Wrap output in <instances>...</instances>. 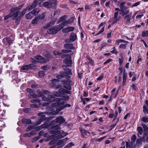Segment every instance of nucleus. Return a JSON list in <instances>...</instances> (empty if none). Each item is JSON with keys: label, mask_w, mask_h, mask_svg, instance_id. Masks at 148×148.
<instances>
[{"label": "nucleus", "mask_w": 148, "mask_h": 148, "mask_svg": "<svg viewBox=\"0 0 148 148\" xmlns=\"http://www.w3.org/2000/svg\"><path fill=\"white\" fill-rule=\"evenodd\" d=\"M45 113L42 112L38 113V116L41 117L42 118H43L45 117Z\"/></svg>", "instance_id": "obj_54"}, {"label": "nucleus", "mask_w": 148, "mask_h": 148, "mask_svg": "<svg viewBox=\"0 0 148 148\" xmlns=\"http://www.w3.org/2000/svg\"><path fill=\"white\" fill-rule=\"evenodd\" d=\"M67 18V16L64 15L60 17L58 19V23H60L63 22H64L65 21H66V19Z\"/></svg>", "instance_id": "obj_19"}, {"label": "nucleus", "mask_w": 148, "mask_h": 148, "mask_svg": "<svg viewBox=\"0 0 148 148\" xmlns=\"http://www.w3.org/2000/svg\"><path fill=\"white\" fill-rule=\"evenodd\" d=\"M18 72L17 71L15 72L14 73H12V78L13 79H15L16 78L17 76Z\"/></svg>", "instance_id": "obj_47"}, {"label": "nucleus", "mask_w": 148, "mask_h": 148, "mask_svg": "<svg viewBox=\"0 0 148 148\" xmlns=\"http://www.w3.org/2000/svg\"><path fill=\"white\" fill-rule=\"evenodd\" d=\"M59 14L60 11L59 10H57L54 12L53 16H58L59 15Z\"/></svg>", "instance_id": "obj_63"}, {"label": "nucleus", "mask_w": 148, "mask_h": 148, "mask_svg": "<svg viewBox=\"0 0 148 148\" xmlns=\"http://www.w3.org/2000/svg\"><path fill=\"white\" fill-rule=\"evenodd\" d=\"M136 136L135 134H134L131 138V143H134L135 141L136 138Z\"/></svg>", "instance_id": "obj_48"}, {"label": "nucleus", "mask_w": 148, "mask_h": 148, "mask_svg": "<svg viewBox=\"0 0 148 148\" xmlns=\"http://www.w3.org/2000/svg\"><path fill=\"white\" fill-rule=\"evenodd\" d=\"M142 141L145 142V136L140 137L139 139H137L136 141V145L139 147L141 146L142 145Z\"/></svg>", "instance_id": "obj_10"}, {"label": "nucleus", "mask_w": 148, "mask_h": 148, "mask_svg": "<svg viewBox=\"0 0 148 148\" xmlns=\"http://www.w3.org/2000/svg\"><path fill=\"white\" fill-rule=\"evenodd\" d=\"M61 86H62L60 84H57L53 88L55 89H58L61 88Z\"/></svg>", "instance_id": "obj_64"}, {"label": "nucleus", "mask_w": 148, "mask_h": 148, "mask_svg": "<svg viewBox=\"0 0 148 148\" xmlns=\"http://www.w3.org/2000/svg\"><path fill=\"white\" fill-rule=\"evenodd\" d=\"M19 12H20L19 11H17L14 12L13 14H12V16H13V20L15 19L18 17Z\"/></svg>", "instance_id": "obj_38"}, {"label": "nucleus", "mask_w": 148, "mask_h": 148, "mask_svg": "<svg viewBox=\"0 0 148 148\" xmlns=\"http://www.w3.org/2000/svg\"><path fill=\"white\" fill-rule=\"evenodd\" d=\"M126 148H134L135 147V146H133V143L131 142H126Z\"/></svg>", "instance_id": "obj_26"}, {"label": "nucleus", "mask_w": 148, "mask_h": 148, "mask_svg": "<svg viewBox=\"0 0 148 148\" xmlns=\"http://www.w3.org/2000/svg\"><path fill=\"white\" fill-rule=\"evenodd\" d=\"M40 20V17L38 16L32 20V23L34 24L37 23L38 22H39Z\"/></svg>", "instance_id": "obj_25"}, {"label": "nucleus", "mask_w": 148, "mask_h": 148, "mask_svg": "<svg viewBox=\"0 0 148 148\" xmlns=\"http://www.w3.org/2000/svg\"><path fill=\"white\" fill-rule=\"evenodd\" d=\"M64 48L66 49H73L75 47H73V45L71 44H66L64 45Z\"/></svg>", "instance_id": "obj_27"}, {"label": "nucleus", "mask_w": 148, "mask_h": 148, "mask_svg": "<svg viewBox=\"0 0 148 148\" xmlns=\"http://www.w3.org/2000/svg\"><path fill=\"white\" fill-rule=\"evenodd\" d=\"M37 96H37V95L34 94L33 92L29 93L28 95L29 97L31 99L33 98H37Z\"/></svg>", "instance_id": "obj_31"}, {"label": "nucleus", "mask_w": 148, "mask_h": 148, "mask_svg": "<svg viewBox=\"0 0 148 148\" xmlns=\"http://www.w3.org/2000/svg\"><path fill=\"white\" fill-rule=\"evenodd\" d=\"M12 14L11 13H10V14H8L4 17L5 20H7L9 18L12 16Z\"/></svg>", "instance_id": "obj_61"}, {"label": "nucleus", "mask_w": 148, "mask_h": 148, "mask_svg": "<svg viewBox=\"0 0 148 148\" xmlns=\"http://www.w3.org/2000/svg\"><path fill=\"white\" fill-rule=\"evenodd\" d=\"M74 29L75 28L74 27L71 26L63 29L62 31L64 33H66L73 31Z\"/></svg>", "instance_id": "obj_15"}, {"label": "nucleus", "mask_w": 148, "mask_h": 148, "mask_svg": "<svg viewBox=\"0 0 148 148\" xmlns=\"http://www.w3.org/2000/svg\"><path fill=\"white\" fill-rule=\"evenodd\" d=\"M65 89L62 88H61L58 90V91L60 94L61 95H64L65 93Z\"/></svg>", "instance_id": "obj_50"}, {"label": "nucleus", "mask_w": 148, "mask_h": 148, "mask_svg": "<svg viewBox=\"0 0 148 148\" xmlns=\"http://www.w3.org/2000/svg\"><path fill=\"white\" fill-rule=\"evenodd\" d=\"M132 12H130L127 16L124 17V19L126 20L125 23L127 25H129L130 24L131 18L132 16Z\"/></svg>", "instance_id": "obj_9"}, {"label": "nucleus", "mask_w": 148, "mask_h": 148, "mask_svg": "<svg viewBox=\"0 0 148 148\" xmlns=\"http://www.w3.org/2000/svg\"><path fill=\"white\" fill-rule=\"evenodd\" d=\"M35 59L39 60V62L41 63H44L45 62V60L44 58H43L41 56L38 55L34 57Z\"/></svg>", "instance_id": "obj_14"}, {"label": "nucleus", "mask_w": 148, "mask_h": 148, "mask_svg": "<svg viewBox=\"0 0 148 148\" xmlns=\"http://www.w3.org/2000/svg\"><path fill=\"white\" fill-rule=\"evenodd\" d=\"M56 77L59 79L63 78H66V79H67L70 77V76L67 74L65 72L61 71L60 73V74L57 75Z\"/></svg>", "instance_id": "obj_5"}, {"label": "nucleus", "mask_w": 148, "mask_h": 148, "mask_svg": "<svg viewBox=\"0 0 148 148\" xmlns=\"http://www.w3.org/2000/svg\"><path fill=\"white\" fill-rule=\"evenodd\" d=\"M33 66L34 65L33 64L23 65L21 67V71H24L31 69L32 68Z\"/></svg>", "instance_id": "obj_7"}, {"label": "nucleus", "mask_w": 148, "mask_h": 148, "mask_svg": "<svg viewBox=\"0 0 148 148\" xmlns=\"http://www.w3.org/2000/svg\"><path fill=\"white\" fill-rule=\"evenodd\" d=\"M124 10H123V11H121V13H122V15L123 16H127L128 15V14L130 13H129V10H126V11L124 12Z\"/></svg>", "instance_id": "obj_39"}, {"label": "nucleus", "mask_w": 148, "mask_h": 148, "mask_svg": "<svg viewBox=\"0 0 148 148\" xmlns=\"http://www.w3.org/2000/svg\"><path fill=\"white\" fill-rule=\"evenodd\" d=\"M53 53L56 56H59L61 54V53L57 51H54Z\"/></svg>", "instance_id": "obj_58"}, {"label": "nucleus", "mask_w": 148, "mask_h": 148, "mask_svg": "<svg viewBox=\"0 0 148 148\" xmlns=\"http://www.w3.org/2000/svg\"><path fill=\"white\" fill-rule=\"evenodd\" d=\"M54 24V22L53 21H50L47 24V27H49L51 26L52 25Z\"/></svg>", "instance_id": "obj_60"}, {"label": "nucleus", "mask_w": 148, "mask_h": 148, "mask_svg": "<svg viewBox=\"0 0 148 148\" xmlns=\"http://www.w3.org/2000/svg\"><path fill=\"white\" fill-rule=\"evenodd\" d=\"M37 92L38 93V95H37V96H38L37 97H41L43 96L44 95H46L49 93L48 91L45 90H42V91L38 90Z\"/></svg>", "instance_id": "obj_12"}, {"label": "nucleus", "mask_w": 148, "mask_h": 148, "mask_svg": "<svg viewBox=\"0 0 148 148\" xmlns=\"http://www.w3.org/2000/svg\"><path fill=\"white\" fill-rule=\"evenodd\" d=\"M137 130L138 131V133L140 134H142L143 132V130L142 127H137Z\"/></svg>", "instance_id": "obj_45"}, {"label": "nucleus", "mask_w": 148, "mask_h": 148, "mask_svg": "<svg viewBox=\"0 0 148 148\" xmlns=\"http://www.w3.org/2000/svg\"><path fill=\"white\" fill-rule=\"evenodd\" d=\"M38 75L40 77H43L45 75V72L44 71H40L38 73Z\"/></svg>", "instance_id": "obj_43"}, {"label": "nucleus", "mask_w": 148, "mask_h": 148, "mask_svg": "<svg viewBox=\"0 0 148 148\" xmlns=\"http://www.w3.org/2000/svg\"><path fill=\"white\" fill-rule=\"evenodd\" d=\"M25 16L27 19H31L33 17V15L32 13L31 12L28 14H26Z\"/></svg>", "instance_id": "obj_30"}, {"label": "nucleus", "mask_w": 148, "mask_h": 148, "mask_svg": "<svg viewBox=\"0 0 148 148\" xmlns=\"http://www.w3.org/2000/svg\"><path fill=\"white\" fill-rule=\"evenodd\" d=\"M50 67L48 65H46L44 66H42L41 67V69L43 70L46 71L49 69Z\"/></svg>", "instance_id": "obj_42"}, {"label": "nucleus", "mask_w": 148, "mask_h": 148, "mask_svg": "<svg viewBox=\"0 0 148 148\" xmlns=\"http://www.w3.org/2000/svg\"><path fill=\"white\" fill-rule=\"evenodd\" d=\"M61 82L63 84V87L69 90L71 89V86L74 84L73 82L69 79L62 80Z\"/></svg>", "instance_id": "obj_4"}, {"label": "nucleus", "mask_w": 148, "mask_h": 148, "mask_svg": "<svg viewBox=\"0 0 148 148\" xmlns=\"http://www.w3.org/2000/svg\"><path fill=\"white\" fill-rule=\"evenodd\" d=\"M55 121L56 122L59 123H62L65 121L64 119L61 116L57 117Z\"/></svg>", "instance_id": "obj_16"}, {"label": "nucleus", "mask_w": 148, "mask_h": 148, "mask_svg": "<svg viewBox=\"0 0 148 148\" xmlns=\"http://www.w3.org/2000/svg\"><path fill=\"white\" fill-rule=\"evenodd\" d=\"M34 129V126L30 125L28 127V128L26 130V131L27 132H29V130Z\"/></svg>", "instance_id": "obj_53"}, {"label": "nucleus", "mask_w": 148, "mask_h": 148, "mask_svg": "<svg viewBox=\"0 0 148 148\" xmlns=\"http://www.w3.org/2000/svg\"><path fill=\"white\" fill-rule=\"evenodd\" d=\"M127 44H121L119 47V48L120 49H125L126 47Z\"/></svg>", "instance_id": "obj_51"}, {"label": "nucleus", "mask_w": 148, "mask_h": 148, "mask_svg": "<svg viewBox=\"0 0 148 148\" xmlns=\"http://www.w3.org/2000/svg\"><path fill=\"white\" fill-rule=\"evenodd\" d=\"M75 19V17H72L71 18H70L68 20L64 22L66 25L70 24L72 23L74 20Z\"/></svg>", "instance_id": "obj_22"}, {"label": "nucleus", "mask_w": 148, "mask_h": 148, "mask_svg": "<svg viewBox=\"0 0 148 148\" xmlns=\"http://www.w3.org/2000/svg\"><path fill=\"white\" fill-rule=\"evenodd\" d=\"M58 32L57 28L55 26L52 27L48 29L47 32L48 34H54Z\"/></svg>", "instance_id": "obj_6"}, {"label": "nucleus", "mask_w": 148, "mask_h": 148, "mask_svg": "<svg viewBox=\"0 0 148 148\" xmlns=\"http://www.w3.org/2000/svg\"><path fill=\"white\" fill-rule=\"evenodd\" d=\"M74 145L73 144V143L71 142L68 144L67 145H66L64 147V148H70L73 145Z\"/></svg>", "instance_id": "obj_55"}, {"label": "nucleus", "mask_w": 148, "mask_h": 148, "mask_svg": "<svg viewBox=\"0 0 148 148\" xmlns=\"http://www.w3.org/2000/svg\"><path fill=\"white\" fill-rule=\"evenodd\" d=\"M112 49H113V50L111 51V53L115 54H118V52L115 50V48L114 47Z\"/></svg>", "instance_id": "obj_57"}, {"label": "nucleus", "mask_w": 148, "mask_h": 148, "mask_svg": "<svg viewBox=\"0 0 148 148\" xmlns=\"http://www.w3.org/2000/svg\"><path fill=\"white\" fill-rule=\"evenodd\" d=\"M70 52H71V51L68 49H63L61 51L62 53H67Z\"/></svg>", "instance_id": "obj_62"}, {"label": "nucleus", "mask_w": 148, "mask_h": 148, "mask_svg": "<svg viewBox=\"0 0 148 148\" xmlns=\"http://www.w3.org/2000/svg\"><path fill=\"white\" fill-rule=\"evenodd\" d=\"M142 126L144 130V132H147L148 131V127L147 126L144 124H142Z\"/></svg>", "instance_id": "obj_40"}, {"label": "nucleus", "mask_w": 148, "mask_h": 148, "mask_svg": "<svg viewBox=\"0 0 148 148\" xmlns=\"http://www.w3.org/2000/svg\"><path fill=\"white\" fill-rule=\"evenodd\" d=\"M66 25L65 22H63L59 25L55 26L57 29L58 31H59L60 30L62 29L64 26H66Z\"/></svg>", "instance_id": "obj_17"}, {"label": "nucleus", "mask_w": 148, "mask_h": 148, "mask_svg": "<svg viewBox=\"0 0 148 148\" xmlns=\"http://www.w3.org/2000/svg\"><path fill=\"white\" fill-rule=\"evenodd\" d=\"M70 56L68 54H63L61 56V58L65 59L68 58V57H69V56Z\"/></svg>", "instance_id": "obj_56"}, {"label": "nucleus", "mask_w": 148, "mask_h": 148, "mask_svg": "<svg viewBox=\"0 0 148 148\" xmlns=\"http://www.w3.org/2000/svg\"><path fill=\"white\" fill-rule=\"evenodd\" d=\"M115 10L116 12L114 13V16H118L119 13L118 11L119 10V8H116Z\"/></svg>", "instance_id": "obj_59"}, {"label": "nucleus", "mask_w": 148, "mask_h": 148, "mask_svg": "<svg viewBox=\"0 0 148 148\" xmlns=\"http://www.w3.org/2000/svg\"><path fill=\"white\" fill-rule=\"evenodd\" d=\"M122 42L127 44L128 43V42L123 39H119L116 40L115 43L116 44L118 45L119 43Z\"/></svg>", "instance_id": "obj_24"}, {"label": "nucleus", "mask_w": 148, "mask_h": 148, "mask_svg": "<svg viewBox=\"0 0 148 148\" xmlns=\"http://www.w3.org/2000/svg\"><path fill=\"white\" fill-rule=\"evenodd\" d=\"M66 142L65 139H62L59 141L57 143V145H59L64 144Z\"/></svg>", "instance_id": "obj_37"}, {"label": "nucleus", "mask_w": 148, "mask_h": 148, "mask_svg": "<svg viewBox=\"0 0 148 148\" xmlns=\"http://www.w3.org/2000/svg\"><path fill=\"white\" fill-rule=\"evenodd\" d=\"M46 12H43L40 15L38 16L40 17V20H43L44 19L46 14Z\"/></svg>", "instance_id": "obj_44"}, {"label": "nucleus", "mask_w": 148, "mask_h": 148, "mask_svg": "<svg viewBox=\"0 0 148 148\" xmlns=\"http://www.w3.org/2000/svg\"><path fill=\"white\" fill-rule=\"evenodd\" d=\"M22 121L24 124H30L32 123L31 120L29 119H23L22 120Z\"/></svg>", "instance_id": "obj_23"}, {"label": "nucleus", "mask_w": 148, "mask_h": 148, "mask_svg": "<svg viewBox=\"0 0 148 148\" xmlns=\"http://www.w3.org/2000/svg\"><path fill=\"white\" fill-rule=\"evenodd\" d=\"M60 99V98H59ZM69 99V97L68 96H64L63 97V98H60V99H62L64 100V103H63V104L61 106H56L57 107L56 108V111H53L52 113L53 114H58V112L63 109L64 108L66 107H70L71 105L69 104H66L64 105V103L66 102L65 100L68 101Z\"/></svg>", "instance_id": "obj_3"}, {"label": "nucleus", "mask_w": 148, "mask_h": 148, "mask_svg": "<svg viewBox=\"0 0 148 148\" xmlns=\"http://www.w3.org/2000/svg\"><path fill=\"white\" fill-rule=\"evenodd\" d=\"M126 75H125L124 73L123 75V85L124 86L126 83Z\"/></svg>", "instance_id": "obj_36"}, {"label": "nucleus", "mask_w": 148, "mask_h": 148, "mask_svg": "<svg viewBox=\"0 0 148 148\" xmlns=\"http://www.w3.org/2000/svg\"><path fill=\"white\" fill-rule=\"evenodd\" d=\"M65 67L66 66H62V67L65 71L64 72L66 73L68 75H71L72 74V73L71 70L67 68H65Z\"/></svg>", "instance_id": "obj_21"}, {"label": "nucleus", "mask_w": 148, "mask_h": 148, "mask_svg": "<svg viewBox=\"0 0 148 148\" xmlns=\"http://www.w3.org/2000/svg\"><path fill=\"white\" fill-rule=\"evenodd\" d=\"M45 7L49 8L53 6V3L51 2L46 1L44 2L42 4Z\"/></svg>", "instance_id": "obj_13"}, {"label": "nucleus", "mask_w": 148, "mask_h": 148, "mask_svg": "<svg viewBox=\"0 0 148 148\" xmlns=\"http://www.w3.org/2000/svg\"><path fill=\"white\" fill-rule=\"evenodd\" d=\"M80 132L83 134H85L86 135H87V134H90V133L89 132H88L87 130H86L81 129L80 130Z\"/></svg>", "instance_id": "obj_34"}, {"label": "nucleus", "mask_w": 148, "mask_h": 148, "mask_svg": "<svg viewBox=\"0 0 148 148\" xmlns=\"http://www.w3.org/2000/svg\"><path fill=\"white\" fill-rule=\"evenodd\" d=\"M40 11V10L38 8H36L33 10L31 11L33 15H36L38 14Z\"/></svg>", "instance_id": "obj_33"}, {"label": "nucleus", "mask_w": 148, "mask_h": 148, "mask_svg": "<svg viewBox=\"0 0 148 148\" xmlns=\"http://www.w3.org/2000/svg\"><path fill=\"white\" fill-rule=\"evenodd\" d=\"M20 8H21L19 7H16L13 8L10 10V13L12 14V13L14 12L16 10L20 9Z\"/></svg>", "instance_id": "obj_41"}, {"label": "nucleus", "mask_w": 148, "mask_h": 148, "mask_svg": "<svg viewBox=\"0 0 148 148\" xmlns=\"http://www.w3.org/2000/svg\"><path fill=\"white\" fill-rule=\"evenodd\" d=\"M38 3V0H34L32 4L31 5H29L27 7V8L28 10H30L33 8H35L37 5Z\"/></svg>", "instance_id": "obj_11"}, {"label": "nucleus", "mask_w": 148, "mask_h": 148, "mask_svg": "<svg viewBox=\"0 0 148 148\" xmlns=\"http://www.w3.org/2000/svg\"><path fill=\"white\" fill-rule=\"evenodd\" d=\"M145 103L147 106L148 107V100H146L145 101ZM143 111L144 113H145L146 112H147V113L148 114V109H147L146 107L144 106H143Z\"/></svg>", "instance_id": "obj_28"}, {"label": "nucleus", "mask_w": 148, "mask_h": 148, "mask_svg": "<svg viewBox=\"0 0 148 148\" xmlns=\"http://www.w3.org/2000/svg\"><path fill=\"white\" fill-rule=\"evenodd\" d=\"M119 19V18L118 16H114L112 20V24H114L116 23Z\"/></svg>", "instance_id": "obj_35"}, {"label": "nucleus", "mask_w": 148, "mask_h": 148, "mask_svg": "<svg viewBox=\"0 0 148 148\" xmlns=\"http://www.w3.org/2000/svg\"><path fill=\"white\" fill-rule=\"evenodd\" d=\"M77 38L76 35L73 33H71L70 35V39L72 41H75L76 39Z\"/></svg>", "instance_id": "obj_20"}, {"label": "nucleus", "mask_w": 148, "mask_h": 148, "mask_svg": "<svg viewBox=\"0 0 148 148\" xmlns=\"http://www.w3.org/2000/svg\"><path fill=\"white\" fill-rule=\"evenodd\" d=\"M58 82V80L57 79H53L52 80L51 83L50 84V86L52 88H53V87L57 84Z\"/></svg>", "instance_id": "obj_18"}, {"label": "nucleus", "mask_w": 148, "mask_h": 148, "mask_svg": "<svg viewBox=\"0 0 148 148\" xmlns=\"http://www.w3.org/2000/svg\"><path fill=\"white\" fill-rule=\"evenodd\" d=\"M3 40L5 42L6 41L10 44L12 43V41L11 40V38L9 37H6L5 38H4L3 39Z\"/></svg>", "instance_id": "obj_32"}, {"label": "nucleus", "mask_w": 148, "mask_h": 148, "mask_svg": "<svg viewBox=\"0 0 148 148\" xmlns=\"http://www.w3.org/2000/svg\"><path fill=\"white\" fill-rule=\"evenodd\" d=\"M52 95L53 96L54 98H55L54 97V96L58 97H60L61 96L58 91V92H53V95Z\"/></svg>", "instance_id": "obj_46"}, {"label": "nucleus", "mask_w": 148, "mask_h": 148, "mask_svg": "<svg viewBox=\"0 0 148 148\" xmlns=\"http://www.w3.org/2000/svg\"><path fill=\"white\" fill-rule=\"evenodd\" d=\"M141 120L143 122L146 123L148 122V118L146 117H143L141 119Z\"/></svg>", "instance_id": "obj_49"}, {"label": "nucleus", "mask_w": 148, "mask_h": 148, "mask_svg": "<svg viewBox=\"0 0 148 148\" xmlns=\"http://www.w3.org/2000/svg\"><path fill=\"white\" fill-rule=\"evenodd\" d=\"M125 2H121L120 4V8L121 9V11H123V10H126L127 8L126 7H125L124 4H125Z\"/></svg>", "instance_id": "obj_29"}, {"label": "nucleus", "mask_w": 148, "mask_h": 148, "mask_svg": "<svg viewBox=\"0 0 148 148\" xmlns=\"http://www.w3.org/2000/svg\"><path fill=\"white\" fill-rule=\"evenodd\" d=\"M47 94V97L43 96L42 98V99L44 101L50 102H56L51 104V106L52 107L60 106L62 105L64 103V100L62 99H60L59 98H54L52 94Z\"/></svg>", "instance_id": "obj_1"}, {"label": "nucleus", "mask_w": 148, "mask_h": 148, "mask_svg": "<svg viewBox=\"0 0 148 148\" xmlns=\"http://www.w3.org/2000/svg\"><path fill=\"white\" fill-rule=\"evenodd\" d=\"M63 62L65 63L67 66H71L72 64V61L70 56L64 59L63 60Z\"/></svg>", "instance_id": "obj_8"}, {"label": "nucleus", "mask_w": 148, "mask_h": 148, "mask_svg": "<svg viewBox=\"0 0 148 148\" xmlns=\"http://www.w3.org/2000/svg\"><path fill=\"white\" fill-rule=\"evenodd\" d=\"M28 9L27 8L25 9L24 10H23L20 14L19 16L20 17H21L22 16L24 15L25 14V13L27 10Z\"/></svg>", "instance_id": "obj_52"}, {"label": "nucleus", "mask_w": 148, "mask_h": 148, "mask_svg": "<svg viewBox=\"0 0 148 148\" xmlns=\"http://www.w3.org/2000/svg\"><path fill=\"white\" fill-rule=\"evenodd\" d=\"M52 129H54L51 132V134H53L55 136V137L58 138H60L64 137L65 136L66 134L63 131L62 132L60 131L59 127L57 125H54L51 127Z\"/></svg>", "instance_id": "obj_2"}]
</instances>
